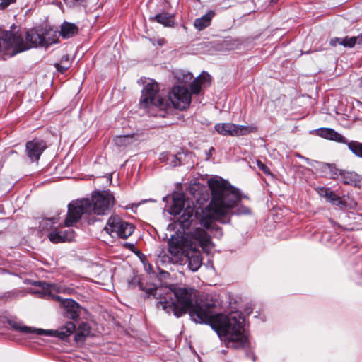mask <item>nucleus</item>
<instances>
[{
	"label": "nucleus",
	"instance_id": "ddd939ff",
	"mask_svg": "<svg viewBox=\"0 0 362 362\" xmlns=\"http://www.w3.org/2000/svg\"><path fill=\"white\" fill-rule=\"evenodd\" d=\"M329 44L333 47L340 45L344 47L352 48L356 45L362 44V34L355 37H333L330 40Z\"/></svg>",
	"mask_w": 362,
	"mask_h": 362
},
{
	"label": "nucleus",
	"instance_id": "bb28decb",
	"mask_svg": "<svg viewBox=\"0 0 362 362\" xmlns=\"http://www.w3.org/2000/svg\"><path fill=\"white\" fill-rule=\"evenodd\" d=\"M339 176L344 184L352 185L356 181V175L352 173L340 171Z\"/></svg>",
	"mask_w": 362,
	"mask_h": 362
},
{
	"label": "nucleus",
	"instance_id": "c9c22d12",
	"mask_svg": "<svg viewBox=\"0 0 362 362\" xmlns=\"http://www.w3.org/2000/svg\"><path fill=\"white\" fill-rule=\"evenodd\" d=\"M160 261L163 263H170L173 262L171 257H170L168 255H163L160 256Z\"/></svg>",
	"mask_w": 362,
	"mask_h": 362
},
{
	"label": "nucleus",
	"instance_id": "473e14b6",
	"mask_svg": "<svg viewBox=\"0 0 362 362\" xmlns=\"http://www.w3.org/2000/svg\"><path fill=\"white\" fill-rule=\"evenodd\" d=\"M318 192H319V194H320V196L324 197L327 200H329V198L333 193V191H332L330 189L327 188V187H321L319 189Z\"/></svg>",
	"mask_w": 362,
	"mask_h": 362
},
{
	"label": "nucleus",
	"instance_id": "a878e982",
	"mask_svg": "<svg viewBox=\"0 0 362 362\" xmlns=\"http://www.w3.org/2000/svg\"><path fill=\"white\" fill-rule=\"evenodd\" d=\"M181 154H170L169 156L167 153H162L160 156V160L164 161L165 160V157L168 156L167 159H170V165L173 167H176L179 165H180V159H181Z\"/></svg>",
	"mask_w": 362,
	"mask_h": 362
},
{
	"label": "nucleus",
	"instance_id": "f704fd0d",
	"mask_svg": "<svg viewBox=\"0 0 362 362\" xmlns=\"http://www.w3.org/2000/svg\"><path fill=\"white\" fill-rule=\"evenodd\" d=\"M16 0H2L0 3V10H4L8 7L11 4L14 3Z\"/></svg>",
	"mask_w": 362,
	"mask_h": 362
},
{
	"label": "nucleus",
	"instance_id": "39448f33",
	"mask_svg": "<svg viewBox=\"0 0 362 362\" xmlns=\"http://www.w3.org/2000/svg\"><path fill=\"white\" fill-rule=\"evenodd\" d=\"M49 32L43 28H34L26 31L25 40L18 32L7 30L4 32L6 47L12 49L11 55L28 50L33 47H48L54 40L47 37Z\"/></svg>",
	"mask_w": 362,
	"mask_h": 362
},
{
	"label": "nucleus",
	"instance_id": "a19ab883",
	"mask_svg": "<svg viewBox=\"0 0 362 362\" xmlns=\"http://www.w3.org/2000/svg\"><path fill=\"white\" fill-rule=\"evenodd\" d=\"M296 156H297L298 158H302V159H303V160H306L307 162H308V161H309V159H308V158H305V157H304V156H301V155H300V154H298V153H297V154H296Z\"/></svg>",
	"mask_w": 362,
	"mask_h": 362
},
{
	"label": "nucleus",
	"instance_id": "2f4dec72",
	"mask_svg": "<svg viewBox=\"0 0 362 362\" xmlns=\"http://www.w3.org/2000/svg\"><path fill=\"white\" fill-rule=\"evenodd\" d=\"M329 170L330 176L332 179H336L339 176L340 170L337 169L334 165L327 164Z\"/></svg>",
	"mask_w": 362,
	"mask_h": 362
},
{
	"label": "nucleus",
	"instance_id": "9d476101",
	"mask_svg": "<svg viewBox=\"0 0 362 362\" xmlns=\"http://www.w3.org/2000/svg\"><path fill=\"white\" fill-rule=\"evenodd\" d=\"M25 152L32 162L37 163L41 154L47 148L46 144L42 140L33 139L26 143Z\"/></svg>",
	"mask_w": 362,
	"mask_h": 362
},
{
	"label": "nucleus",
	"instance_id": "7ed1b4c3",
	"mask_svg": "<svg viewBox=\"0 0 362 362\" xmlns=\"http://www.w3.org/2000/svg\"><path fill=\"white\" fill-rule=\"evenodd\" d=\"M157 83H147L143 88L139 105L141 107L155 111L156 117H165L173 108L182 110L191 103V95L187 88L175 86L169 93L168 97L159 95Z\"/></svg>",
	"mask_w": 362,
	"mask_h": 362
},
{
	"label": "nucleus",
	"instance_id": "6e6552de",
	"mask_svg": "<svg viewBox=\"0 0 362 362\" xmlns=\"http://www.w3.org/2000/svg\"><path fill=\"white\" fill-rule=\"evenodd\" d=\"M104 230L112 238L127 239L133 233L134 226L117 215H112L107 219Z\"/></svg>",
	"mask_w": 362,
	"mask_h": 362
},
{
	"label": "nucleus",
	"instance_id": "1a4fd4ad",
	"mask_svg": "<svg viewBox=\"0 0 362 362\" xmlns=\"http://www.w3.org/2000/svg\"><path fill=\"white\" fill-rule=\"evenodd\" d=\"M216 131L223 136H239L257 131L254 125H238L233 123H220L214 127Z\"/></svg>",
	"mask_w": 362,
	"mask_h": 362
},
{
	"label": "nucleus",
	"instance_id": "58836bf2",
	"mask_svg": "<svg viewBox=\"0 0 362 362\" xmlns=\"http://www.w3.org/2000/svg\"><path fill=\"white\" fill-rule=\"evenodd\" d=\"M160 274L161 277H163V278H166L167 276H168L170 275L168 272H165V271H161L160 272Z\"/></svg>",
	"mask_w": 362,
	"mask_h": 362
},
{
	"label": "nucleus",
	"instance_id": "423d86ee",
	"mask_svg": "<svg viewBox=\"0 0 362 362\" xmlns=\"http://www.w3.org/2000/svg\"><path fill=\"white\" fill-rule=\"evenodd\" d=\"M9 325L12 328L16 331L26 334H37V335H47V336H56L61 339H64L70 336L76 329V325L72 322H66L58 330H49L37 329L33 327H28L22 325L21 322L10 321Z\"/></svg>",
	"mask_w": 362,
	"mask_h": 362
},
{
	"label": "nucleus",
	"instance_id": "4be33fe9",
	"mask_svg": "<svg viewBox=\"0 0 362 362\" xmlns=\"http://www.w3.org/2000/svg\"><path fill=\"white\" fill-rule=\"evenodd\" d=\"M90 333V327L86 322H81L76 330L75 340L82 341Z\"/></svg>",
	"mask_w": 362,
	"mask_h": 362
},
{
	"label": "nucleus",
	"instance_id": "c85d7f7f",
	"mask_svg": "<svg viewBox=\"0 0 362 362\" xmlns=\"http://www.w3.org/2000/svg\"><path fill=\"white\" fill-rule=\"evenodd\" d=\"M65 4L70 7L87 6V0H64Z\"/></svg>",
	"mask_w": 362,
	"mask_h": 362
},
{
	"label": "nucleus",
	"instance_id": "9b49d317",
	"mask_svg": "<svg viewBox=\"0 0 362 362\" xmlns=\"http://www.w3.org/2000/svg\"><path fill=\"white\" fill-rule=\"evenodd\" d=\"M184 257L187 262L188 268L192 272L197 271L202 264V257L199 250L189 249L185 251Z\"/></svg>",
	"mask_w": 362,
	"mask_h": 362
},
{
	"label": "nucleus",
	"instance_id": "6ab92c4d",
	"mask_svg": "<svg viewBox=\"0 0 362 362\" xmlns=\"http://www.w3.org/2000/svg\"><path fill=\"white\" fill-rule=\"evenodd\" d=\"M151 20H154L165 27H171L174 24L173 15H171L166 12L158 13L154 17L151 18Z\"/></svg>",
	"mask_w": 362,
	"mask_h": 362
},
{
	"label": "nucleus",
	"instance_id": "79ce46f5",
	"mask_svg": "<svg viewBox=\"0 0 362 362\" xmlns=\"http://www.w3.org/2000/svg\"><path fill=\"white\" fill-rule=\"evenodd\" d=\"M145 268L147 272H149L151 269V265L148 264V267L145 266Z\"/></svg>",
	"mask_w": 362,
	"mask_h": 362
},
{
	"label": "nucleus",
	"instance_id": "f03ea898",
	"mask_svg": "<svg viewBox=\"0 0 362 362\" xmlns=\"http://www.w3.org/2000/svg\"><path fill=\"white\" fill-rule=\"evenodd\" d=\"M208 184L212 194L209 205L211 216L204 218L202 220V225L214 233L215 237L221 238L223 233L215 221L222 223H229L232 209L238 204L240 197L238 189L221 177L211 178L208 181Z\"/></svg>",
	"mask_w": 362,
	"mask_h": 362
},
{
	"label": "nucleus",
	"instance_id": "e433bc0d",
	"mask_svg": "<svg viewBox=\"0 0 362 362\" xmlns=\"http://www.w3.org/2000/svg\"><path fill=\"white\" fill-rule=\"evenodd\" d=\"M55 66H56L57 71L61 72L62 74L64 73L68 69V67L62 66L59 64H56Z\"/></svg>",
	"mask_w": 362,
	"mask_h": 362
},
{
	"label": "nucleus",
	"instance_id": "393cba45",
	"mask_svg": "<svg viewBox=\"0 0 362 362\" xmlns=\"http://www.w3.org/2000/svg\"><path fill=\"white\" fill-rule=\"evenodd\" d=\"M114 142L117 146H126L133 142V136L130 135L117 136Z\"/></svg>",
	"mask_w": 362,
	"mask_h": 362
},
{
	"label": "nucleus",
	"instance_id": "4c0bfd02",
	"mask_svg": "<svg viewBox=\"0 0 362 362\" xmlns=\"http://www.w3.org/2000/svg\"><path fill=\"white\" fill-rule=\"evenodd\" d=\"M237 214H247L250 213V210L248 208H243V209H238Z\"/></svg>",
	"mask_w": 362,
	"mask_h": 362
},
{
	"label": "nucleus",
	"instance_id": "0eeeda50",
	"mask_svg": "<svg viewBox=\"0 0 362 362\" xmlns=\"http://www.w3.org/2000/svg\"><path fill=\"white\" fill-rule=\"evenodd\" d=\"M39 285L45 291L52 299L61 302L65 309V315L67 318L76 320L80 315V306L72 299H62L59 296L53 294L52 292L59 293L61 291L60 287L57 284H48L46 282H39Z\"/></svg>",
	"mask_w": 362,
	"mask_h": 362
},
{
	"label": "nucleus",
	"instance_id": "7c9ffc66",
	"mask_svg": "<svg viewBox=\"0 0 362 362\" xmlns=\"http://www.w3.org/2000/svg\"><path fill=\"white\" fill-rule=\"evenodd\" d=\"M54 218H47V219H45V220H42L40 223V227L41 228L42 230H45V229H49V228H52V224L53 223H56V221H53Z\"/></svg>",
	"mask_w": 362,
	"mask_h": 362
},
{
	"label": "nucleus",
	"instance_id": "a211bd4d",
	"mask_svg": "<svg viewBox=\"0 0 362 362\" xmlns=\"http://www.w3.org/2000/svg\"><path fill=\"white\" fill-rule=\"evenodd\" d=\"M214 16L215 12L211 10L202 17L195 19L194 26L198 30H202L211 25V20Z\"/></svg>",
	"mask_w": 362,
	"mask_h": 362
},
{
	"label": "nucleus",
	"instance_id": "cd10ccee",
	"mask_svg": "<svg viewBox=\"0 0 362 362\" xmlns=\"http://www.w3.org/2000/svg\"><path fill=\"white\" fill-rule=\"evenodd\" d=\"M328 201L330 202L333 205L337 206L341 209H344L346 206L345 202L334 192L329 198Z\"/></svg>",
	"mask_w": 362,
	"mask_h": 362
},
{
	"label": "nucleus",
	"instance_id": "b1692460",
	"mask_svg": "<svg viewBox=\"0 0 362 362\" xmlns=\"http://www.w3.org/2000/svg\"><path fill=\"white\" fill-rule=\"evenodd\" d=\"M347 146L349 149L357 157L362 158V143H360L356 141H350L347 140Z\"/></svg>",
	"mask_w": 362,
	"mask_h": 362
},
{
	"label": "nucleus",
	"instance_id": "ea45409f",
	"mask_svg": "<svg viewBox=\"0 0 362 362\" xmlns=\"http://www.w3.org/2000/svg\"><path fill=\"white\" fill-rule=\"evenodd\" d=\"M213 151H214V148L213 147H211L209 153H207L206 160L209 159V157L211 156Z\"/></svg>",
	"mask_w": 362,
	"mask_h": 362
},
{
	"label": "nucleus",
	"instance_id": "20e7f679",
	"mask_svg": "<svg viewBox=\"0 0 362 362\" xmlns=\"http://www.w3.org/2000/svg\"><path fill=\"white\" fill-rule=\"evenodd\" d=\"M114 205L115 198L111 192L108 191L94 192L91 201L88 199H83L69 204L64 225L66 227L72 226L84 214L107 215Z\"/></svg>",
	"mask_w": 362,
	"mask_h": 362
},
{
	"label": "nucleus",
	"instance_id": "2eb2a0df",
	"mask_svg": "<svg viewBox=\"0 0 362 362\" xmlns=\"http://www.w3.org/2000/svg\"><path fill=\"white\" fill-rule=\"evenodd\" d=\"M210 75L203 72L197 77L190 84V90L193 94H198L202 86H208L210 83Z\"/></svg>",
	"mask_w": 362,
	"mask_h": 362
},
{
	"label": "nucleus",
	"instance_id": "412c9836",
	"mask_svg": "<svg viewBox=\"0 0 362 362\" xmlns=\"http://www.w3.org/2000/svg\"><path fill=\"white\" fill-rule=\"evenodd\" d=\"M168 252L176 258V262L182 255H185V251H182L181 245L179 243H175L173 240L168 242Z\"/></svg>",
	"mask_w": 362,
	"mask_h": 362
},
{
	"label": "nucleus",
	"instance_id": "dca6fc26",
	"mask_svg": "<svg viewBox=\"0 0 362 362\" xmlns=\"http://www.w3.org/2000/svg\"><path fill=\"white\" fill-rule=\"evenodd\" d=\"M194 237L199 241L200 246L204 250L207 251L210 250L212 243L211 236L206 230L197 228L194 233Z\"/></svg>",
	"mask_w": 362,
	"mask_h": 362
},
{
	"label": "nucleus",
	"instance_id": "c756f323",
	"mask_svg": "<svg viewBox=\"0 0 362 362\" xmlns=\"http://www.w3.org/2000/svg\"><path fill=\"white\" fill-rule=\"evenodd\" d=\"M4 34L2 37H0V52H4V54L8 55L9 57H13L14 55H11L12 49H7L6 47V45L4 43Z\"/></svg>",
	"mask_w": 362,
	"mask_h": 362
},
{
	"label": "nucleus",
	"instance_id": "72a5a7b5",
	"mask_svg": "<svg viewBox=\"0 0 362 362\" xmlns=\"http://www.w3.org/2000/svg\"><path fill=\"white\" fill-rule=\"evenodd\" d=\"M257 166L259 169L262 170L266 175H270L271 172L269 168L263 163L257 161Z\"/></svg>",
	"mask_w": 362,
	"mask_h": 362
},
{
	"label": "nucleus",
	"instance_id": "f8f14e48",
	"mask_svg": "<svg viewBox=\"0 0 362 362\" xmlns=\"http://www.w3.org/2000/svg\"><path fill=\"white\" fill-rule=\"evenodd\" d=\"M75 238V233L72 229L58 230L54 229L48 235L49 240L53 243L71 242Z\"/></svg>",
	"mask_w": 362,
	"mask_h": 362
},
{
	"label": "nucleus",
	"instance_id": "5701e85b",
	"mask_svg": "<svg viewBox=\"0 0 362 362\" xmlns=\"http://www.w3.org/2000/svg\"><path fill=\"white\" fill-rule=\"evenodd\" d=\"M184 209V199L180 196L174 197L170 213L173 215H179Z\"/></svg>",
	"mask_w": 362,
	"mask_h": 362
},
{
	"label": "nucleus",
	"instance_id": "f257e3e1",
	"mask_svg": "<svg viewBox=\"0 0 362 362\" xmlns=\"http://www.w3.org/2000/svg\"><path fill=\"white\" fill-rule=\"evenodd\" d=\"M138 285L148 297L159 300L156 303L158 309L177 317L188 312L195 322L209 324L228 348L239 349L249 346L245 318L241 313L216 314L214 303L198 298L197 291L187 286L170 284L156 287L153 284L144 285L141 281H138Z\"/></svg>",
	"mask_w": 362,
	"mask_h": 362
},
{
	"label": "nucleus",
	"instance_id": "f3484780",
	"mask_svg": "<svg viewBox=\"0 0 362 362\" xmlns=\"http://www.w3.org/2000/svg\"><path fill=\"white\" fill-rule=\"evenodd\" d=\"M181 214L177 218V223L182 229H187L190 227L192 221L194 209L191 207H187L182 210Z\"/></svg>",
	"mask_w": 362,
	"mask_h": 362
},
{
	"label": "nucleus",
	"instance_id": "4468645a",
	"mask_svg": "<svg viewBox=\"0 0 362 362\" xmlns=\"http://www.w3.org/2000/svg\"><path fill=\"white\" fill-rule=\"evenodd\" d=\"M317 135L326 139L346 144L347 139L331 128H320L317 130Z\"/></svg>",
	"mask_w": 362,
	"mask_h": 362
},
{
	"label": "nucleus",
	"instance_id": "aec40b11",
	"mask_svg": "<svg viewBox=\"0 0 362 362\" xmlns=\"http://www.w3.org/2000/svg\"><path fill=\"white\" fill-rule=\"evenodd\" d=\"M78 32L77 26L71 23L65 22L61 26V35L64 38H69L76 34Z\"/></svg>",
	"mask_w": 362,
	"mask_h": 362
}]
</instances>
